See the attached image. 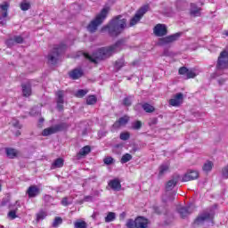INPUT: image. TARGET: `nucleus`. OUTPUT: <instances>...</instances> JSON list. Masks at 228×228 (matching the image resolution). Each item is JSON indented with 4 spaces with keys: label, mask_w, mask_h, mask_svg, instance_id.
I'll list each match as a JSON object with an SVG mask.
<instances>
[{
    "label": "nucleus",
    "mask_w": 228,
    "mask_h": 228,
    "mask_svg": "<svg viewBox=\"0 0 228 228\" xmlns=\"http://www.w3.org/2000/svg\"><path fill=\"white\" fill-rule=\"evenodd\" d=\"M130 136L131 135L129 132H125L120 134L119 138L120 140H123L124 142H126V140H129Z\"/></svg>",
    "instance_id": "nucleus-42"
},
{
    "label": "nucleus",
    "mask_w": 228,
    "mask_h": 228,
    "mask_svg": "<svg viewBox=\"0 0 228 228\" xmlns=\"http://www.w3.org/2000/svg\"><path fill=\"white\" fill-rule=\"evenodd\" d=\"M180 76H186L185 79H193L197 77V74L192 69H188L186 67H181L178 70Z\"/></svg>",
    "instance_id": "nucleus-11"
},
{
    "label": "nucleus",
    "mask_w": 228,
    "mask_h": 228,
    "mask_svg": "<svg viewBox=\"0 0 228 228\" xmlns=\"http://www.w3.org/2000/svg\"><path fill=\"white\" fill-rule=\"evenodd\" d=\"M67 45L61 43V45H55L53 50L47 55V61L50 65H56L61 53L65 52Z\"/></svg>",
    "instance_id": "nucleus-4"
},
{
    "label": "nucleus",
    "mask_w": 228,
    "mask_h": 228,
    "mask_svg": "<svg viewBox=\"0 0 228 228\" xmlns=\"http://www.w3.org/2000/svg\"><path fill=\"white\" fill-rule=\"evenodd\" d=\"M122 67H126V61L124 59H119L115 62V69L120 70Z\"/></svg>",
    "instance_id": "nucleus-33"
},
{
    "label": "nucleus",
    "mask_w": 228,
    "mask_h": 228,
    "mask_svg": "<svg viewBox=\"0 0 228 228\" xmlns=\"http://www.w3.org/2000/svg\"><path fill=\"white\" fill-rule=\"evenodd\" d=\"M141 106L146 113H154V111H156V109L154 108V106L149 103H142Z\"/></svg>",
    "instance_id": "nucleus-24"
},
{
    "label": "nucleus",
    "mask_w": 228,
    "mask_h": 228,
    "mask_svg": "<svg viewBox=\"0 0 228 228\" xmlns=\"http://www.w3.org/2000/svg\"><path fill=\"white\" fill-rule=\"evenodd\" d=\"M83 76V71L81 69H74L69 73L71 79H79Z\"/></svg>",
    "instance_id": "nucleus-23"
},
{
    "label": "nucleus",
    "mask_w": 228,
    "mask_h": 228,
    "mask_svg": "<svg viewBox=\"0 0 228 228\" xmlns=\"http://www.w3.org/2000/svg\"><path fill=\"white\" fill-rule=\"evenodd\" d=\"M6 154H7V157L10 158V159H13L14 158H17V155L19 154V152L15 149L9 148V149H6Z\"/></svg>",
    "instance_id": "nucleus-26"
},
{
    "label": "nucleus",
    "mask_w": 228,
    "mask_h": 228,
    "mask_svg": "<svg viewBox=\"0 0 228 228\" xmlns=\"http://www.w3.org/2000/svg\"><path fill=\"white\" fill-rule=\"evenodd\" d=\"M177 183H179V175H173L172 179L169 180L166 184V190L167 191H172L174 188L177 185Z\"/></svg>",
    "instance_id": "nucleus-12"
},
{
    "label": "nucleus",
    "mask_w": 228,
    "mask_h": 228,
    "mask_svg": "<svg viewBox=\"0 0 228 228\" xmlns=\"http://www.w3.org/2000/svg\"><path fill=\"white\" fill-rule=\"evenodd\" d=\"M224 35H226V37H228V30H226V31L224 32Z\"/></svg>",
    "instance_id": "nucleus-58"
},
{
    "label": "nucleus",
    "mask_w": 228,
    "mask_h": 228,
    "mask_svg": "<svg viewBox=\"0 0 228 228\" xmlns=\"http://www.w3.org/2000/svg\"><path fill=\"white\" fill-rule=\"evenodd\" d=\"M61 203L62 206H70V204H72V201H69V198L64 197V198H62Z\"/></svg>",
    "instance_id": "nucleus-48"
},
{
    "label": "nucleus",
    "mask_w": 228,
    "mask_h": 228,
    "mask_svg": "<svg viewBox=\"0 0 228 228\" xmlns=\"http://www.w3.org/2000/svg\"><path fill=\"white\" fill-rule=\"evenodd\" d=\"M178 38H181V33H175L165 37H161L159 39V45H168V44H174V42H177Z\"/></svg>",
    "instance_id": "nucleus-7"
},
{
    "label": "nucleus",
    "mask_w": 228,
    "mask_h": 228,
    "mask_svg": "<svg viewBox=\"0 0 228 228\" xmlns=\"http://www.w3.org/2000/svg\"><path fill=\"white\" fill-rule=\"evenodd\" d=\"M224 83H225V79L219 80V85H224Z\"/></svg>",
    "instance_id": "nucleus-56"
},
{
    "label": "nucleus",
    "mask_w": 228,
    "mask_h": 228,
    "mask_svg": "<svg viewBox=\"0 0 228 228\" xmlns=\"http://www.w3.org/2000/svg\"><path fill=\"white\" fill-rule=\"evenodd\" d=\"M45 216H47V214L44 211H41L39 212L37 215V220H44V218H45Z\"/></svg>",
    "instance_id": "nucleus-49"
},
{
    "label": "nucleus",
    "mask_w": 228,
    "mask_h": 228,
    "mask_svg": "<svg viewBox=\"0 0 228 228\" xmlns=\"http://www.w3.org/2000/svg\"><path fill=\"white\" fill-rule=\"evenodd\" d=\"M117 218L116 215L114 212H109L107 216L105 217V222L108 224L110 222H113Z\"/></svg>",
    "instance_id": "nucleus-36"
},
{
    "label": "nucleus",
    "mask_w": 228,
    "mask_h": 228,
    "mask_svg": "<svg viewBox=\"0 0 228 228\" xmlns=\"http://www.w3.org/2000/svg\"><path fill=\"white\" fill-rule=\"evenodd\" d=\"M23 97H29L31 95V81H27L21 84Z\"/></svg>",
    "instance_id": "nucleus-16"
},
{
    "label": "nucleus",
    "mask_w": 228,
    "mask_h": 228,
    "mask_svg": "<svg viewBox=\"0 0 228 228\" xmlns=\"http://www.w3.org/2000/svg\"><path fill=\"white\" fill-rule=\"evenodd\" d=\"M61 224H63V219L60 216H56L53 223V227H58V225H61Z\"/></svg>",
    "instance_id": "nucleus-39"
},
{
    "label": "nucleus",
    "mask_w": 228,
    "mask_h": 228,
    "mask_svg": "<svg viewBox=\"0 0 228 228\" xmlns=\"http://www.w3.org/2000/svg\"><path fill=\"white\" fill-rule=\"evenodd\" d=\"M163 200L164 202H172L174 201V199H175V192L167 191L165 195H163Z\"/></svg>",
    "instance_id": "nucleus-21"
},
{
    "label": "nucleus",
    "mask_w": 228,
    "mask_h": 228,
    "mask_svg": "<svg viewBox=\"0 0 228 228\" xmlns=\"http://www.w3.org/2000/svg\"><path fill=\"white\" fill-rule=\"evenodd\" d=\"M115 160L113 159V158H111V157H107V158H105L104 159H103V163L105 164V165H113V162H114Z\"/></svg>",
    "instance_id": "nucleus-47"
},
{
    "label": "nucleus",
    "mask_w": 228,
    "mask_h": 228,
    "mask_svg": "<svg viewBox=\"0 0 228 228\" xmlns=\"http://www.w3.org/2000/svg\"><path fill=\"white\" fill-rule=\"evenodd\" d=\"M86 94H88V90L87 89H80L77 92L76 94V97H85V95H86Z\"/></svg>",
    "instance_id": "nucleus-41"
},
{
    "label": "nucleus",
    "mask_w": 228,
    "mask_h": 228,
    "mask_svg": "<svg viewBox=\"0 0 228 228\" xmlns=\"http://www.w3.org/2000/svg\"><path fill=\"white\" fill-rule=\"evenodd\" d=\"M64 160L61 158L56 159L52 164V168H61L63 167Z\"/></svg>",
    "instance_id": "nucleus-27"
},
{
    "label": "nucleus",
    "mask_w": 228,
    "mask_h": 228,
    "mask_svg": "<svg viewBox=\"0 0 228 228\" xmlns=\"http://www.w3.org/2000/svg\"><path fill=\"white\" fill-rule=\"evenodd\" d=\"M228 67V52L224 51L220 53L217 61V69H227Z\"/></svg>",
    "instance_id": "nucleus-10"
},
{
    "label": "nucleus",
    "mask_w": 228,
    "mask_h": 228,
    "mask_svg": "<svg viewBox=\"0 0 228 228\" xmlns=\"http://www.w3.org/2000/svg\"><path fill=\"white\" fill-rule=\"evenodd\" d=\"M191 13L195 16L200 15V8H199L196 4H191Z\"/></svg>",
    "instance_id": "nucleus-28"
},
{
    "label": "nucleus",
    "mask_w": 228,
    "mask_h": 228,
    "mask_svg": "<svg viewBox=\"0 0 228 228\" xmlns=\"http://www.w3.org/2000/svg\"><path fill=\"white\" fill-rule=\"evenodd\" d=\"M5 44L7 45V47H13V45H15V39L12 38H9L5 41Z\"/></svg>",
    "instance_id": "nucleus-44"
},
{
    "label": "nucleus",
    "mask_w": 228,
    "mask_h": 228,
    "mask_svg": "<svg viewBox=\"0 0 228 228\" xmlns=\"http://www.w3.org/2000/svg\"><path fill=\"white\" fill-rule=\"evenodd\" d=\"M126 225L127 228H136V219H127Z\"/></svg>",
    "instance_id": "nucleus-38"
},
{
    "label": "nucleus",
    "mask_w": 228,
    "mask_h": 228,
    "mask_svg": "<svg viewBox=\"0 0 228 228\" xmlns=\"http://www.w3.org/2000/svg\"><path fill=\"white\" fill-rule=\"evenodd\" d=\"M138 66V61H134L130 63V67H136Z\"/></svg>",
    "instance_id": "nucleus-53"
},
{
    "label": "nucleus",
    "mask_w": 228,
    "mask_h": 228,
    "mask_svg": "<svg viewBox=\"0 0 228 228\" xmlns=\"http://www.w3.org/2000/svg\"><path fill=\"white\" fill-rule=\"evenodd\" d=\"M136 228H148L149 227V219L143 216H138L135 218Z\"/></svg>",
    "instance_id": "nucleus-15"
},
{
    "label": "nucleus",
    "mask_w": 228,
    "mask_h": 228,
    "mask_svg": "<svg viewBox=\"0 0 228 228\" xmlns=\"http://www.w3.org/2000/svg\"><path fill=\"white\" fill-rule=\"evenodd\" d=\"M9 7H10V4H8V3L6 2L4 4L0 5L1 10L3 11L2 17H0V20L1 19H6V17H8Z\"/></svg>",
    "instance_id": "nucleus-22"
},
{
    "label": "nucleus",
    "mask_w": 228,
    "mask_h": 228,
    "mask_svg": "<svg viewBox=\"0 0 228 228\" xmlns=\"http://www.w3.org/2000/svg\"><path fill=\"white\" fill-rule=\"evenodd\" d=\"M109 186L115 191H120L122 188V185L120 184V181H118V179H114L109 182Z\"/></svg>",
    "instance_id": "nucleus-20"
},
{
    "label": "nucleus",
    "mask_w": 228,
    "mask_h": 228,
    "mask_svg": "<svg viewBox=\"0 0 228 228\" xmlns=\"http://www.w3.org/2000/svg\"><path fill=\"white\" fill-rule=\"evenodd\" d=\"M127 28V20L122 18V15L115 16L108 25L102 28V31L108 30L110 37H118Z\"/></svg>",
    "instance_id": "nucleus-2"
},
{
    "label": "nucleus",
    "mask_w": 228,
    "mask_h": 228,
    "mask_svg": "<svg viewBox=\"0 0 228 228\" xmlns=\"http://www.w3.org/2000/svg\"><path fill=\"white\" fill-rule=\"evenodd\" d=\"M222 175L224 179H228V165L222 169Z\"/></svg>",
    "instance_id": "nucleus-50"
},
{
    "label": "nucleus",
    "mask_w": 228,
    "mask_h": 228,
    "mask_svg": "<svg viewBox=\"0 0 228 228\" xmlns=\"http://www.w3.org/2000/svg\"><path fill=\"white\" fill-rule=\"evenodd\" d=\"M147 12H149V5H143L142 7H141L136 13L134 14V16L130 20V26H136V24H138V22H140V20H142V17H143V15H145V13H147Z\"/></svg>",
    "instance_id": "nucleus-6"
},
{
    "label": "nucleus",
    "mask_w": 228,
    "mask_h": 228,
    "mask_svg": "<svg viewBox=\"0 0 228 228\" xmlns=\"http://www.w3.org/2000/svg\"><path fill=\"white\" fill-rule=\"evenodd\" d=\"M155 37H167L168 35V28L167 25L159 23L153 28Z\"/></svg>",
    "instance_id": "nucleus-9"
},
{
    "label": "nucleus",
    "mask_w": 228,
    "mask_h": 228,
    "mask_svg": "<svg viewBox=\"0 0 228 228\" xmlns=\"http://www.w3.org/2000/svg\"><path fill=\"white\" fill-rule=\"evenodd\" d=\"M132 127L135 130L142 129V121H135L132 124Z\"/></svg>",
    "instance_id": "nucleus-45"
},
{
    "label": "nucleus",
    "mask_w": 228,
    "mask_h": 228,
    "mask_svg": "<svg viewBox=\"0 0 228 228\" xmlns=\"http://www.w3.org/2000/svg\"><path fill=\"white\" fill-rule=\"evenodd\" d=\"M27 193L29 197V199H33L37 197V195H40V188L37 185H31L28 187Z\"/></svg>",
    "instance_id": "nucleus-18"
},
{
    "label": "nucleus",
    "mask_w": 228,
    "mask_h": 228,
    "mask_svg": "<svg viewBox=\"0 0 228 228\" xmlns=\"http://www.w3.org/2000/svg\"><path fill=\"white\" fill-rule=\"evenodd\" d=\"M213 167H215V164H213L212 161L208 160L202 167V170L203 172H206L208 174V172H211V170H213Z\"/></svg>",
    "instance_id": "nucleus-25"
},
{
    "label": "nucleus",
    "mask_w": 228,
    "mask_h": 228,
    "mask_svg": "<svg viewBox=\"0 0 228 228\" xmlns=\"http://www.w3.org/2000/svg\"><path fill=\"white\" fill-rule=\"evenodd\" d=\"M16 136H20V133L19 131L16 133Z\"/></svg>",
    "instance_id": "nucleus-57"
},
{
    "label": "nucleus",
    "mask_w": 228,
    "mask_h": 228,
    "mask_svg": "<svg viewBox=\"0 0 228 228\" xmlns=\"http://www.w3.org/2000/svg\"><path fill=\"white\" fill-rule=\"evenodd\" d=\"M20 8L23 12H27V10H29V8H31V4L24 1L20 4Z\"/></svg>",
    "instance_id": "nucleus-40"
},
{
    "label": "nucleus",
    "mask_w": 228,
    "mask_h": 228,
    "mask_svg": "<svg viewBox=\"0 0 228 228\" xmlns=\"http://www.w3.org/2000/svg\"><path fill=\"white\" fill-rule=\"evenodd\" d=\"M120 45H122V42L118 41L110 46H105L98 49L93 53V55L84 53V57L86 60H89L92 63H95V65H97V63L102 60H106L110 56H113V54L120 49Z\"/></svg>",
    "instance_id": "nucleus-1"
},
{
    "label": "nucleus",
    "mask_w": 228,
    "mask_h": 228,
    "mask_svg": "<svg viewBox=\"0 0 228 228\" xmlns=\"http://www.w3.org/2000/svg\"><path fill=\"white\" fill-rule=\"evenodd\" d=\"M91 151L90 146H85L79 151L77 156H86L87 154H90Z\"/></svg>",
    "instance_id": "nucleus-32"
},
{
    "label": "nucleus",
    "mask_w": 228,
    "mask_h": 228,
    "mask_svg": "<svg viewBox=\"0 0 228 228\" xmlns=\"http://www.w3.org/2000/svg\"><path fill=\"white\" fill-rule=\"evenodd\" d=\"M127 122H129L128 116H124L122 118H119L118 120L113 124V128L119 129V127H122V126H126V124H127Z\"/></svg>",
    "instance_id": "nucleus-19"
},
{
    "label": "nucleus",
    "mask_w": 228,
    "mask_h": 228,
    "mask_svg": "<svg viewBox=\"0 0 228 228\" xmlns=\"http://www.w3.org/2000/svg\"><path fill=\"white\" fill-rule=\"evenodd\" d=\"M14 126H15V127H19V129H20V127H22V126H20V125L19 124V121H17L16 124H14Z\"/></svg>",
    "instance_id": "nucleus-55"
},
{
    "label": "nucleus",
    "mask_w": 228,
    "mask_h": 228,
    "mask_svg": "<svg viewBox=\"0 0 228 228\" xmlns=\"http://www.w3.org/2000/svg\"><path fill=\"white\" fill-rule=\"evenodd\" d=\"M74 225L77 228H88V224L85 221H77L74 223Z\"/></svg>",
    "instance_id": "nucleus-37"
},
{
    "label": "nucleus",
    "mask_w": 228,
    "mask_h": 228,
    "mask_svg": "<svg viewBox=\"0 0 228 228\" xmlns=\"http://www.w3.org/2000/svg\"><path fill=\"white\" fill-rule=\"evenodd\" d=\"M60 131H63V124L54 125L53 126L44 129L42 132V136H50V134L60 133Z\"/></svg>",
    "instance_id": "nucleus-8"
},
{
    "label": "nucleus",
    "mask_w": 228,
    "mask_h": 228,
    "mask_svg": "<svg viewBox=\"0 0 228 228\" xmlns=\"http://www.w3.org/2000/svg\"><path fill=\"white\" fill-rule=\"evenodd\" d=\"M168 168H170V166H168V164L161 165L159 167V175L161 176V175L167 174V172H168Z\"/></svg>",
    "instance_id": "nucleus-30"
},
{
    "label": "nucleus",
    "mask_w": 228,
    "mask_h": 228,
    "mask_svg": "<svg viewBox=\"0 0 228 228\" xmlns=\"http://www.w3.org/2000/svg\"><path fill=\"white\" fill-rule=\"evenodd\" d=\"M44 200L45 202H51L53 200V197H51L50 195H45Z\"/></svg>",
    "instance_id": "nucleus-51"
},
{
    "label": "nucleus",
    "mask_w": 228,
    "mask_h": 228,
    "mask_svg": "<svg viewBox=\"0 0 228 228\" xmlns=\"http://www.w3.org/2000/svg\"><path fill=\"white\" fill-rule=\"evenodd\" d=\"M177 211H178L181 218H186L187 216H190L191 213H193V208H191V206L180 207L177 208Z\"/></svg>",
    "instance_id": "nucleus-13"
},
{
    "label": "nucleus",
    "mask_w": 228,
    "mask_h": 228,
    "mask_svg": "<svg viewBox=\"0 0 228 228\" xmlns=\"http://www.w3.org/2000/svg\"><path fill=\"white\" fill-rule=\"evenodd\" d=\"M88 200H92V196H86V197L84 198V201H85V202H88Z\"/></svg>",
    "instance_id": "nucleus-54"
},
{
    "label": "nucleus",
    "mask_w": 228,
    "mask_h": 228,
    "mask_svg": "<svg viewBox=\"0 0 228 228\" xmlns=\"http://www.w3.org/2000/svg\"><path fill=\"white\" fill-rule=\"evenodd\" d=\"M183 93H178L172 99L169 100V104L171 106H180V104H183Z\"/></svg>",
    "instance_id": "nucleus-14"
},
{
    "label": "nucleus",
    "mask_w": 228,
    "mask_h": 228,
    "mask_svg": "<svg viewBox=\"0 0 228 228\" xmlns=\"http://www.w3.org/2000/svg\"><path fill=\"white\" fill-rule=\"evenodd\" d=\"M56 96H57V102L64 104L65 100H63V97H65V92L64 91H58L56 93Z\"/></svg>",
    "instance_id": "nucleus-31"
},
{
    "label": "nucleus",
    "mask_w": 228,
    "mask_h": 228,
    "mask_svg": "<svg viewBox=\"0 0 228 228\" xmlns=\"http://www.w3.org/2000/svg\"><path fill=\"white\" fill-rule=\"evenodd\" d=\"M198 178H199V172L191 170V171H188L184 175V176L183 177V181L184 183H186L188 181H193V180L198 179Z\"/></svg>",
    "instance_id": "nucleus-17"
},
{
    "label": "nucleus",
    "mask_w": 228,
    "mask_h": 228,
    "mask_svg": "<svg viewBox=\"0 0 228 228\" xmlns=\"http://www.w3.org/2000/svg\"><path fill=\"white\" fill-rule=\"evenodd\" d=\"M123 106L129 107L133 104V96H127L123 99L122 102Z\"/></svg>",
    "instance_id": "nucleus-34"
},
{
    "label": "nucleus",
    "mask_w": 228,
    "mask_h": 228,
    "mask_svg": "<svg viewBox=\"0 0 228 228\" xmlns=\"http://www.w3.org/2000/svg\"><path fill=\"white\" fill-rule=\"evenodd\" d=\"M131 159H133V155L129 154V153H126V154L122 156L120 162L122 164H124V163H127V162L131 161Z\"/></svg>",
    "instance_id": "nucleus-35"
},
{
    "label": "nucleus",
    "mask_w": 228,
    "mask_h": 228,
    "mask_svg": "<svg viewBox=\"0 0 228 228\" xmlns=\"http://www.w3.org/2000/svg\"><path fill=\"white\" fill-rule=\"evenodd\" d=\"M108 13H110V8H103L101 12L96 15L95 19L89 23L87 30L90 33H95V31H97V28H99V26L104 22L106 17H108Z\"/></svg>",
    "instance_id": "nucleus-3"
},
{
    "label": "nucleus",
    "mask_w": 228,
    "mask_h": 228,
    "mask_svg": "<svg viewBox=\"0 0 228 228\" xmlns=\"http://www.w3.org/2000/svg\"><path fill=\"white\" fill-rule=\"evenodd\" d=\"M8 216H9L10 220H15V218H17V211H15V210H11V211L8 213Z\"/></svg>",
    "instance_id": "nucleus-46"
},
{
    "label": "nucleus",
    "mask_w": 228,
    "mask_h": 228,
    "mask_svg": "<svg viewBox=\"0 0 228 228\" xmlns=\"http://www.w3.org/2000/svg\"><path fill=\"white\" fill-rule=\"evenodd\" d=\"M63 103L57 102V110H59V111H63Z\"/></svg>",
    "instance_id": "nucleus-52"
},
{
    "label": "nucleus",
    "mask_w": 228,
    "mask_h": 228,
    "mask_svg": "<svg viewBox=\"0 0 228 228\" xmlns=\"http://www.w3.org/2000/svg\"><path fill=\"white\" fill-rule=\"evenodd\" d=\"M86 104L90 106H94V104H97V96L96 95H89L86 98Z\"/></svg>",
    "instance_id": "nucleus-29"
},
{
    "label": "nucleus",
    "mask_w": 228,
    "mask_h": 228,
    "mask_svg": "<svg viewBox=\"0 0 228 228\" xmlns=\"http://www.w3.org/2000/svg\"><path fill=\"white\" fill-rule=\"evenodd\" d=\"M14 44H23L24 43V37L22 36H14Z\"/></svg>",
    "instance_id": "nucleus-43"
},
{
    "label": "nucleus",
    "mask_w": 228,
    "mask_h": 228,
    "mask_svg": "<svg viewBox=\"0 0 228 228\" xmlns=\"http://www.w3.org/2000/svg\"><path fill=\"white\" fill-rule=\"evenodd\" d=\"M215 213L211 210H204L195 218L193 225H204L206 222H213Z\"/></svg>",
    "instance_id": "nucleus-5"
}]
</instances>
